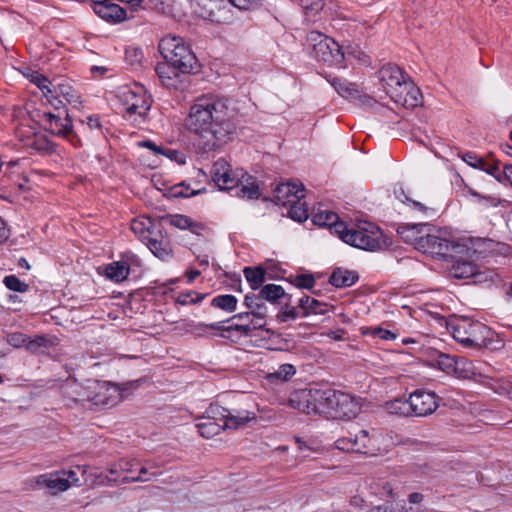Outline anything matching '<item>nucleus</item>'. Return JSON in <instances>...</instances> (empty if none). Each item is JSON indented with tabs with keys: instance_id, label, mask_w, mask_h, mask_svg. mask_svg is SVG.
Segmentation results:
<instances>
[{
	"instance_id": "1",
	"label": "nucleus",
	"mask_w": 512,
	"mask_h": 512,
	"mask_svg": "<svg viewBox=\"0 0 512 512\" xmlns=\"http://www.w3.org/2000/svg\"><path fill=\"white\" fill-rule=\"evenodd\" d=\"M237 117L238 113L228 98L199 99L190 107L186 126L200 137L202 149L209 152L234 138Z\"/></svg>"
},
{
	"instance_id": "2",
	"label": "nucleus",
	"mask_w": 512,
	"mask_h": 512,
	"mask_svg": "<svg viewBox=\"0 0 512 512\" xmlns=\"http://www.w3.org/2000/svg\"><path fill=\"white\" fill-rule=\"evenodd\" d=\"M158 49L165 60L155 67L161 83L168 89H182L181 75L191 73L197 65V58L190 45L182 37L169 34L161 38Z\"/></svg>"
},
{
	"instance_id": "3",
	"label": "nucleus",
	"mask_w": 512,
	"mask_h": 512,
	"mask_svg": "<svg viewBox=\"0 0 512 512\" xmlns=\"http://www.w3.org/2000/svg\"><path fill=\"white\" fill-rule=\"evenodd\" d=\"M210 174L220 190L235 189V196L239 198L254 200L261 195L255 178L243 171L240 173L233 171L231 165L224 158L214 162Z\"/></svg>"
},
{
	"instance_id": "4",
	"label": "nucleus",
	"mask_w": 512,
	"mask_h": 512,
	"mask_svg": "<svg viewBox=\"0 0 512 512\" xmlns=\"http://www.w3.org/2000/svg\"><path fill=\"white\" fill-rule=\"evenodd\" d=\"M446 327L452 337L465 348H486L494 339V331L490 327L468 317L452 318L446 322Z\"/></svg>"
},
{
	"instance_id": "5",
	"label": "nucleus",
	"mask_w": 512,
	"mask_h": 512,
	"mask_svg": "<svg viewBox=\"0 0 512 512\" xmlns=\"http://www.w3.org/2000/svg\"><path fill=\"white\" fill-rule=\"evenodd\" d=\"M336 390L328 387H310L292 392L288 405L305 414L329 417L333 409Z\"/></svg>"
},
{
	"instance_id": "6",
	"label": "nucleus",
	"mask_w": 512,
	"mask_h": 512,
	"mask_svg": "<svg viewBox=\"0 0 512 512\" xmlns=\"http://www.w3.org/2000/svg\"><path fill=\"white\" fill-rule=\"evenodd\" d=\"M336 234L346 244L366 251H377L386 245L382 230L370 222H361L350 228L346 224L337 225Z\"/></svg>"
},
{
	"instance_id": "7",
	"label": "nucleus",
	"mask_w": 512,
	"mask_h": 512,
	"mask_svg": "<svg viewBox=\"0 0 512 512\" xmlns=\"http://www.w3.org/2000/svg\"><path fill=\"white\" fill-rule=\"evenodd\" d=\"M120 103L126 107L124 117L141 123L145 120L151 108V97L147 95L143 86L134 85L120 87L117 92Z\"/></svg>"
},
{
	"instance_id": "8",
	"label": "nucleus",
	"mask_w": 512,
	"mask_h": 512,
	"mask_svg": "<svg viewBox=\"0 0 512 512\" xmlns=\"http://www.w3.org/2000/svg\"><path fill=\"white\" fill-rule=\"evenodd\" d=\"M308 39L315 42L312 56L317 61H322L329 66L342 67L345 54L342 47L334 39L317 31L310 32Z\"/></svg>"
},
{
	"instance_id": "9",
	"label": "nucleus",
	"mask_w": 512,
	"mask_h": 512,
	"mask_svg": "<svg viewBox=\"0 0 512 512\" xmlns=\"http://www.w3.org/2000/svg\"><path fill=\"white\" fill-rule=\"evenodd\" d=\"M197 6L195 13L205 20L218 24H230L234 20L230 0H199Z\"/></svg>"
},
{
	"instance_id": "10",
	"label": "nucleus",
	"mask_w": 512,
	"mask_h": 512,
	"mask_svg": "<svg viewBox=\"0 0 512 512\" xmlns=\"http://www.w3.org/2000/svg\"><path fill=\"white\" fill-rule=\"evenodd\" d=\"M42 120L46 124V129L53 135L67 139L75 147L80 145V139L73 131L67 110L59 111L57 114L44 112Z\"/></svg>"
},
{
	"instance_id": "11",
	"label": "nucleus",
	"mask_w": 512,
	"mask_h": 512,
	"mask_svg": "<svg viewBox=\"0 0 512 512\" xmlns=\"http://www.w3.org/2000/svg\"><path fill=\"white\" fill-rule=\"evenodd\" d=\"M412 415L425 417L439 407V397L432 391L417 389L409 395Z\"/></svg>"
},
{
	"instance_id": "12",
	"label": "nucleus",
	"mask_w": 512,
	"mask_h": 512,
	"mask_svg": "<svg viewBox=\"0 0 512 512\" xmlns=\"http://www.w3.org/2000/svg\"><path fill=\"white\" fill-rule=\"evenodd\" d=\"M360 410V405L354 397L336 390L333 409L331 410L329 417L352 419L356 417Z\"/></svg>"
},
{
	"instance_id": "13",
	"label": "nucleus",
	"mask_w": 512,
	"mask_h": 512,
	"mask_svg": "<svg viewBox=\"0 0 512 512\" xmlns=\"http://www.w3.org/2000/svg\"><path fill=\"white\" fill-rule=\"evenodd\" d=\"M450 246V240L436 234H431L427 230L424 237L417 243V250L432 256L445 257Z\"/></svg>"
},
{
	"instance_id": "14",
	"label": "nucleus",
	"mask_w": 512,
	"mask_h": 512,
	"mask_svg": "<svg viewBox=\"0 0 512 512\" xmlns=\"http://www.w3.org/2000/svg\"><path fill=\"white\" fill-rule=\"evenodd\" d=\"M304 198V186L299 183H282L274 189V199L277 205L288 206L297 204Z\"/></svg>"
},
{
	"instance_id": "15",
	"label": "nucleus",
	"mask_w": 512,
	"mask_h": 512,
	"mask_svg": "<svg viewBox=\"0 0 512 512\" xmlns=\"http://www.w3.org/2000/svg\"><path fill=\"white\" fill-rule=\"evenodd\" d=\"M327 81L331 84V86L336 90V92L343 98L356 101L360 100L362 103H370L372 101L371 98L362 95L357 84L349 82L344 78L339 77H326Z\"/></svg>"
},
{
	"instance_id": "16",
	"label": "nucleus",
	"mask_w": 512,
	"mask_h": 512,
	"mask_svg": "<svg viewBox=\"0 0 512 512\" xmlns=\"http://www.w3.org/2000/svg\"><path fill=\"white\" fill-rule=\"evenodd\" d=\"M380 78L384 83L386 93L391 96V92L398 93L404 83L407 81L403 71L396 65L387 64L380 70Z\"/></svg>"
},
{
	"instance_id": "17",
	"label": "nucleus",
	"mask_w": 512,
	"mask_h": 512,
	"mask_svg": "<svg viewBox=\"0 0 512 512\" xmlns=\"http://www.w3.org/2000/svg\"><path fill=\"white\" fill-rule=\"evenodd\" d=\"M93 11L107 22L118 23L126 18V11L110 0H94Z\"/></svg>"
},
{
	"instance_id": "18",
	"label": "nucleus",
	"mask_w": 512,
	"mask_h": 512,
	"mask_svg": "<svg viewBox=\"0 0 512 512\" xmlns=\"http://www.w3.org/2000/svg\"><path fill=\"white\" fill-rule=\"evenodd\" d=\"M144 244L161 260H165L172 255L171 242L167 235L162 234L161 227Z\"/></svg>"
},
{
	"instance_id": "19",
	"label": "nucleus",
	"mask_w": 512,
	"mask_h": 512,
	"mask_svg": "<svg viewBox=\"0 0 512 512\" xmlns=\"http://www.w3.org/2000/svg\"><path fill=\"white\" fill-rule=\"evenodd\" d=\"M398 93L391 92V98L405 107H416L421 104L420 90L411 81H406Z\"/></svg>"
},
{
	"instance_id": "20",
	"label": "nucleus",
	"mask_w": 512,
	"mask_h": 512,
	"mask_svg": "<svg viewBox=\"0 0 512 512\" xmlns=\"http://www.w3.org/2000/svg\"><path fill=\"white\" fill-rule=\"evenodd\" d=\"M427 230H429L427 224H404L397 228V233L403 241L414 245L417 249V243L424 237Z\"/></svg>"
},
{
	"instance_id": "21",
	"label": "nucleus",
	"mask_w": 512,
	"mask_h": 512,
	"mask_svg": "<svg viewBox=\"0 0 512 512\" xmlns=\"http://www.w3.org/2000/svg\"><path fill=\"white\" fill-rule=\"evenodd\" d=\"M37 483L47 487L51 493L64 492L70 488V482L61 471L54 474H44L38 477Z\"/></svg>"
},
{
	"instance_id": "22",
	"label": "nucleus",
	"mask_w": 512,
	"mask_h": 512,
	"mask_svg": "<svg viewBox=\"0 0 512 512\" xmlns=\"http://www.w3.org/2000/svg\"><path fill=\"white\" fill-rule=\"evenodd\" d=\"M160 228V224H156L150 217H142L134 219L131 222V230L145 243Z\"/></svg>"
},
{
	"instance_id": "23",
	"label": "nucleus",
	"mask_w": 512,
	"mask_h": 512,
	"mask_svg": "<svg viewBox=\"0 0 512 512\" xmlns=\"http://www.w3.org/2000/svg\"><path fill=\"white\" fill-rule=\"evenodd\" d=\"M224 426L226 429H237L255 418V414L248 410L226 408Z\"/></svg>"
},
{
	"instance_id": "24",
	"label": "nucleus",
	"mask_w": 512,
	"mask_h": 512,
	"mask_svg": "<svg viewBox=\"0 0 512 512\" xmlns=\"http://www.w3.org/2000/svg\"><path fill=\"white\" fill-rule=\"evenodd\" d=\"M358 279L359 276L357 272L336 268L329 277V283L337 288H346L355 284Z\"/></svg>"
},
{
	"instance_id": "25",
	"label": "nucleus",
	"mask_w": 512,
	"mask_h": 512,
	"mask_svg": "<svg viewBox=\"0 0 512 512\" xmlns=\"http://www.w3.org/2000/svg\"><path fill=\"white\" fill-rule=\"evenodd\" d=\"M100 389L103 390V393L98 392L97 397L99 398L98 402L103 405L114 406L124 398L123 391L116 384L104 383Z\"/></svg>"
},
{
	"instance_id": "26",
	"label": "nucleus",
	"mask_w": 512,
	"mask_h": 512,
	"mask_svg": "<svg viewBox=\"0 0 512 512\" xmlns=\"http://www.w3.org/2000/svg\"><path fill=\"white\" fill-rule=\"evenodd\" d=\"M165 220L173 227L181 230H190L195 234H199L200 230L203 229L201 223L194 222L192 218L182 214L169 215Z\"/></svg>"
},
{
	"instance_id": "27",
	"label": "nucleus",
	"mask_w": 512,
	"mask_h": 512,
	"mask_svg": "<svg viewBox=\"0 0 512 512\" xmlns=\"http://www.w3.org/2000/svg\"><path fill=\"white\" fill-rule=\"evenodd\" d=\"M130 273V266L125 261H114L105 267L106 277L116 283L127 279Z\"/></svg>"
},
{
	"instance_id": "28",
	"label": "nucleus",
	"mask_w": 512,
	"mask_h": 512,
	"mask_svg": "<svg viewBox=\"0 0 512 512\" xmlns=\"http://www.w3.org/2000/svg\"><path fill=\"white\" fill-rule=\"evenodd\" d=\"M312 222L320 227H330L334 230L336 234V226L340 224H345L344 222L339 221V216L333 211L330 210H320L313 214Z\"/></svg>"
},
{
	"instance_id": "29",
	"label": "nucleus",
	"mask_w": 512,
	"mask_h": 512,
	"mask_svg": "<svg viewBox=\"0 0 512 512\" xmlns=\"http://www.w3.org/2000/svg\"><path fill=\"white\" fill-rule=\"evenodd\" d=\"M243 274L252 290L263 287V283L266 280V270L262 266L245 267Z\"/></svg>"
},
{
	"instance_id": "30",
	"label": "nucleus",
	"mask_w": 512,
	"mask_h": 512,
	"mask_svg": "<svg viewBox=\"0 0 512 512\" xmlns=\"http://www.w3.org/2000/svg\"><path fill=\"white\" fill-rule=\"evenodd\" d=\"M352 437L355 446V452L363 454L372 452V441L374 434L370 435L367 430L361 429L358 432L352 434Z\"/></svg>"
},
{
	"instance_id": "31",
	"label": "nucleus",
	"mask_w": 512,
	"mask_h": 512,
	"mask_svg": "<svg viewBox=\"0 0 512 512\" xmlns=\"http://www.w3.org/2000/svg\"><path fill=\"white\" fill-rule=\"evenodd\" d=\"M386 411L391 415L396 416H410L412 415L410 398L401 399L397 398L385 403Z\"/></svg>"
},
{
	"instance_id": "32",
	"label": "nucleus",
	"mask_w": 512,
	"mask_h": 512,
	"mask_svg": "<svg viewBox=\"0 0 512 512\" xmlns=\"http://www.w3.org/2000/svg\"><path fill=\"white\" fill-rule=\"evenodd\" d=\"M196 427L199 434L204 438H212L218 435L223 429H226L224 423L211 419H204V421L197 423Z\"/></svg>"
},
{
	"instance_id": "33",
	"label": "nucleus",
	"mask_w": 512,
	"mask_h": 512,
	"mask_svg": "<svg viewBox=\"0 0 512 512\" xmlns=\"http://www.w3.org/2000/svg\"><path fill=\"white\" fill-rule=\"evenodd\" d=\"M238 300L234 295L221 294L211 300V306L231 313L237 309Z\"/></svg>"
},
{
	"instance_id": "34",
	"label": "nucleus",
	"mask_w": 512,
	"mask_h": 512,
	"mask_svg": "<svg viewBox=\"0 0 512 512\" xmlns=\"http://www.w3.org/2000/svg\"><path fill=\"white\" fill-rule=\"evenodd\" d=\"M296 374V367L292 364H281L277 370L268 374L267 378L271 383L276 381L287 382Z\"/></svg>"
},
{
	"instance_id": "35",
	"label": "nucleus",
	"mask_w": 512,
	"mask_h": 512,
	"mask_svg": "<svg viewBox=\"0 0 512 512\" xmlns=\"http://www.w3.org/2000/svg\"><path fill=\"white\" fill-rule=\"evenodd\" d=\"M258 294L263 300L275 303L278 299L285 296V290L280 285L267 284L260 289Z\"/></svg>"
},
{
	"instance_id": "36",
	"label": "nucleus",
	"mask_w": 512,
	"mask_h": 512,
	"mask_svg": "<svg viewBox=\"0 0 512 512\" xmlns=\"http://www.w3.org/2000/svg\"><path fill=\"white\" fill-rule=\"evenodd\" d=\"M477 267L476 265L472 264L471 262H456L452 267V275L455 278L459 279H466L471 278L477 274Z\"/></svg>"
},
{
	"instance_id": "37",
	"label": "nucleus",
	"mask_w": 512,
	"mask_h": 512,
	"mask_svg": "<svg viewBox=\"0 0 512 512\" xmlns=\"http://www.w3.org/2000/svg\"><path fill=\"white\" fill-rule=\"evenodd\" d=\"M453 376L461 379H470L474 375V366L464 357H456L455 372Z\"/></svg>"
},
{
	"instance_id": "38",
	"label": "nucleus",
	"mask_w": 512,
	"mask_h": 512,
	"mask_svg": "<svg viewBox=\"0 0 512 512\" xmlns=\"http://www.w3.org/2000/svg\"><path fill=\"white\" fill-rule=\"evenodd\" d=\"M244 305L252 314H256V312L267 313L265 300H263L258 293L246 294L244 298Z\"/></svg>"
},
{
	"instance_id": "39",
	"label": "nucleus",
	"mask_w": 512,
	"mask_h": 512,
	"mask_svg": "<svg viewBox=\"0 0 512 512\" xmlns=\"http://www.w3.org/2000/svg\"><path fill=\"white\" fill-rule=\"evenodd\" d=\"M288 206V215L291 219L297 222H304L308 219L309 213L306 202L300 200L297 204L291 203Z\"/></svg>"
},
{
	"instance_id": "40",
	"label": "nucleus",
	"mask_w": 512,
	"mask_h": 512,
	"mask_svg": "<svg viewBox=\"0 0 512 512\" xmlns=\"http://www.w3.org/2000/svg\"><path fill=\"white\" fill-rule=\"evenodd\" d=\"M481 171H484L488 175L492 176L499 183L503 182L504 166L501 167L500 161L485 159L484 165L482 166Z\"/></svg>"
},
{
	"instance_id": "41",
	"label": "nucleus",
	"mask_w": 512,
	"mask_h": 512,
	"mask_svg": "<svg viewBox=\"0 0 512 512\" xmlns=\"http://www.w3.org/2000/svg\"><path fill=\"white\" fill-rule=\"evenodd\" d=\"M56 89L57 92H53V94L62 96L69 104L76 105L80 103V96L70 85L58 83Z\"/></svg>"
},
{
	"instance_id": "42",
	"label": "nucleus",
	"mask_w": 512,
	"mask_h": 512,
	"mask_svg": "<svg viewBox=\"0 0 512 512\" xmlns=\"http://www.w3.org/2000/svg\"><path fill=\"white\" fill-rule=\"evenodd\" d=\"M456 357L449 354L440 353L436 357V363L440 370L452 375L455 372Z\"/></svg>"
},
{
	"instance_id": "43",
	"label": "nucleus",
	"mask_w": 512,
	"mask_h": 512,
	"mask_svg": "<svg viewBox=\"0 0 512 512\" xmlns=\"http://www.w3.org/2000/svg\"><path fill=\"white\" fill-rule=\"evenodd\" d=\"M49 346V339L43 335H37L34 338L27 337L26 349L31 353H41L42 349Z\"/></svg>"
},
{
	"instance_id": "44",
	"label": "nucleus",
	"mask_w": 512,
	"mask_h": 512,
	"mask_svg": "<svg viewBox=\"0 0 512 512\" xmlns=\"http://www.w3.org/2000/svg\"><path fill=\"white\" fill-rule=\"evenodd\" d=\"M3 283L7 289L19 293H25L29 290V285L25 282H22L15 275H7L3 279Z\"/></svg>"
},
{
	"instance_id": "45",
	"label": "nucleus",
	"mask_w": 512,
	"mask_h": 512,
	"mask_svg": "<svg viewBox=\"0 0 512 512\" xmlns=\"http://www.w3.org/2000/svg\"><path fill=\"white\" fill-rule=\"evenodd\" d=\"M372 493L379 498L393 497V488L391 484L384 480H379L371 484Z\"/></svg>"
},
{
	"instance_id": "46",
	"label": "nucleus",
	"mask_w": 512,
	"mask_h": 512,
	"mask_svg": "<svg viewBox=\"0 0 512 512\" xmlns=\"http://www.w3.org/2000/svg\"><path fill=\"white\" fill-rule=\"evenodd\" d=\"M226 415V408L214 403L210 404L206 409L203 419H211L223 423Z\"/></svg>"
},
{
	"instance_id": "47",
	"label": "nucleus",
	"mask_w": 512,
	"mask_h": 512,
	"mask_svg": "<svg viewBox=\"0 0 512 512\" xmlns=\"http://www.w3.org/2000/svg\"><path fill=\"white\" fill-rule=\"evenodd\" d=\"M139 462L136 459H121L114 467H112L109 472L111 475L116 474L119 470L132 473L138 469Z\"/></svg>"
},
{
	"instance_id": "48",
	"label": "nucleus",
	"mask_w": 512,
	"mask_h": 512,
	"mask_svg": "<svg viewBox=\"0 0 512 512\" xmlns=\"http://www.w3.org/2000/svg\"><path fill=\"white\" fill-rule=\"evenodd\" d=\"M291 283L299 289H312L315 286V278L312 274H299L291 276Z\"/></svg>"
},
{
	"instance_id": "49",
	"label": "nucleus",
	"mask_w": 512,
	"mask_h": 512,
	"mask_svg": "<svg viewBox=\"0 0 512 512\" xmlns=\"http://www.w3.org/2000/svg\"><path fill=\"white\" fill-rule=\"evenodd\" d=\"M471 194L474 198L477 199V202L484 208L497 207L503 202L496 195H483L476 191H472Z\"/></svg>"
},
{
	"instance_id": "50",
	"label": "nucleus",
	"mask_w": 512,
	"mask_h": 512,
	"mask_svg": "<svg viewBox=\"0 0 512 512\" xmlns=\"http://www.w3.org/2000/svg\"><path fill=\"white\" fill-rule=\"evenodd\" d=\"M224 329L223 322H215L211 324H205L202 322L193 324L191 326V332L196 336H204L208 333L209 330H217Z\"/></svg>"
},
{
	"instance_id": "51",
	"label": "nucleus",
	"mask_w": 512,
	"mask_h": 512,
	"mask_svg": "<svg viewBox=\"0 0 512 512\" xmlns=\"http://www.w3.org/2000/svg\"><path fill=\"white\" fill-rule=\"evenodd\" d=\"M32 82L38 86L46 97H48L49 94H53V92H57L56 85L52 84V82L43 75L34 76Z\"/></svg>"
},
{
	"instance_id": "52",
	"label": "nucleus",
	"mask_w": 512,
	"mask_h": 512,
	"mask_svg": "<svg viewBox=\"0 0 512 512\" xmlns=\"http://www.w3.org/2000/svg\"><path fill=\"white\" fill-rule=\"evenodd\" d=\"M171 193L173 197L189 198L199 194L200 190H193L189 185H186L185 182H181L172 188Z\"/></svg>"
},
{
	"instance_id": "53",
	"label": "nucleus",
	"mask_w": 512,
	"mask_h": 512,
	"mask_svg": "<svg viewBox=\"0 0 512 512\" xmlns=\"http://www.w3.org/2000/svg\"><path fill=\"white\" fill-rule=\"evenodd\" d=\"M369 334L374 338H379L385 341H392L398 337V333L392 330L384 329L382 327H372L369 329Z\"/></svg>"
},
{
	"instance_id": "54",
	"label": "nucleus",
	"mask_w": 512,
	"mask_h": 512,
	"mask_svg": "<svg viewBox=\"0 0 512 512\" xmlns=\"http://www.w3.org/2000/svg\"><path fill=\"white\" fill-rule=\"evenodd\" d=\"M301 310L299 307H289L288 305L285 308H282L278 313V319L281 322H287L289 320H295L298 317H301Z\"/></svg>"
},
{
	"instance_id": "55",
	"label": "nucleus",
	"mask_w": 512,
	"mask_h": 512,
	"mask_svg": "<svg viewBox=\"0 0 512 512\" xmlns=\"http://www.w3.org/2000/svg\"><path fill=\"white\" fill-rule=\"evenodd\" d=\"M462 160L469 166L481 170L485 159L474 152H465L461 155Z\"/></svg>"
},
{
	"instance_id": "56",
	"label": "nucleus",
	"mask_w": 512,
	"mask_h": 512,
	"mask_svg": "<svg viewBox=\"0 0 512 512\" xmlns=\"http://www.w3.org/2000/svg\"><path fill=\"white\" fill-rule=\"evenodd\" d=\"M27 337L24 333L14 332L7 335L6 341L13 348H26Z\"/></svg>"
},
{
	"instance_id": "57",
	"label": "nucleus",
	"mask_w": 512,
	"mask_h": 512,
	"mask_svg": "<svg viewBox=\"0 0 512 512\" xmlns=\"http://www.w3.org/2000/svg\"><path fill=\"white\" fill-rule=\"evenodd\" d=\"M152 474H150L145 467L139 468V473L137 476H124L120 479L123 483H131V482H147L152 479Z\"/></svg>"
},
{
	"instance_id": "58",
	"label": "nucleus",
	"mask_w": 512,
	"mask_h": 512,
	"mask_svg": "<svg viewBox=\"0 0 512 512\" xmlns=\"http://www.w3.org/2000/svg\"><path fill=\"white\" fill-rule=\"evenodd\" d=\"M77 471H80L82 474H85L86 467L85 466H76V470L70 469V470H61V473L67 477V479L70 482V487L72 485L80 486L81 482L80 479L77 477Z\"/></svg>"
},
{
	"instance_id": "59",
	"label": "nucleus",
	"mask_w": 512,
	"mask_h": 512,
	"mask_svg": "<svg viewBox=\"0 0 512 512\" xmlns=\"http://www.w3.org/2000/svg\"><path fill=\"white\" fill-rule=\"evenodd\" d=\"M336 448L342 451L355 452L352 433L349 436L341 437L335 442Z\"/></svg>"
},
{
	"instance_id": "60",
	"label": "nucleus",
	"mask_w": 512,
	"mask_h": 512,
	"mask_svg": "<svg viewBox=\"0 0 512 512\" xmlns=\"http://www.w3.org/2000/svg\"><path fill=\"white\" fill-rule=\"evenodd\" d=\"M161 155H164L170 160L175 161L176 163L181 165L186 163V155L179 150L164 148L163 153Z\"/></svg>"
},
{
	"instance_id": "61",
	"label": "nucleus",
	"mask_w": 512,
	"mask_h": 512,
	"mask_svg": "<svg viewBox=\"0 0 512 512\" xmlns=\"http://www.w3.org/2000/svg\"><path fill=\"white\" fill-rule=\"evenodd\" d=\"M266 317L267 313L256 312V314H252V317L249 321L252 329H262L265 327Z\"/></svg>"
},
{
	"instance_id": "62",
	"label": "nucleus",
	"mask_w": 512,
	"mask_h": 512,
	"mask_svg": "<svg viewBox=\"0 0 512 512\" xmlns=\"http://www.w3.org/2000/svg\"><path fill=\"white\" fill-rule=\"evenodd\" d=\"M261 0H230L233 7L240 10H248L257 7Z\"/></svg>"
},
{
	"instance_id": "63",
	"label": "nucleus",
	"mask_w": 512,
	"mask_h": 512,
	"mask_svg": "<svg viewBox=\"0 0 512 512\" xmlns=\"http://www.w3.org/2000/svg\"><path fill=\"white\" fill-rule=\"evenodd\" d=\"M311 305L309 306V315L310 314H324L326 312L327 304L324 302H320L315 298H311Z\"/></svg>"
},
{
	"instance_id": "64",
	"label": "nucleus",
	"mask_w": 512,
	"mask_h": 512,
	"mask_svg": "<svg viewBox=\"0 0 512 512\" xmlns=\"http://www.w3.org/2000/svg\"><path fill=\"white\" fill-rule=\"evenodd\" d=\"M311 298L312 297L310 296H303L302 298H300L298 307L301 310V317L309 316V306L311 305Z\"/></svg>"
}]
</instances>
